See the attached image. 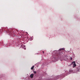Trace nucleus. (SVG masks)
Segmentation results:
<instances>
[{
  "instance_id": "obj_1",
  "label": "nucleus",
  "mask_w": 80,
  "mask_h": 80,
  "mask_svg": "<svg viewBox=\"0 0 80 80\" xmlns=\"http://www.w3.org/2000/svg\"><path fill=\"white\" fill-rule=\"evenodd\" d=\"M72 64H73V68L76 67V64L75 63V62H72Z\"/></svg>"
},
{
  "instance_id": "obj_2",
  "label": "nucleus",
  "mask_w": 80,
  "mask_h": 80,
  "mask_svg": "<svg viewBox=\"0 0 80 80\" xmlns=\"http://www.w3.org/2000/svg\"><path fill=\"white\" fill-rule=\"evenodd\" d=\"M34 75H33V74H32L30 75V78H32L33 77Z\"/></svg>"
},
{
  "instance_id": "obj_3",
  "label": "nucleus",
  "mask_w": 80,
  "mask_h": 80,
  "mask_svg": "<svg viewBox=\"0 0 80 80\" xmlns=\"http://www.w3.org/2000/svg\"><path fill=\"white\" fill-rule=\"evenodd\" d=\"M34 68V66H33L31 68V70H33Z\"/></svg>"
},
{
  "instance_id": "obj_4",
  "label": "nucleus",
  "mask_w": 80,
  "mask_h": 80,
  "mask_svg": "<svg viewBox=\"0 0 80 80\" xmlns=\"http://www.w3.org/2000/svg\"><path fill=\"white\" fill-rule=\"evenodd\" d=\"M63 50V48H62V49H60L59 51H61V50Z\"/></svg>"
},
{
  "instance_id": "obj_5",
  "label": "nucleus",
  "mask_w": 80,
  "mask_h": 80,
  "mask_svg": "<svg viewBox=\"0 0 80 80\" xmlns=\"http://www.w3.org/2000/svg\"><path fill=\"white\" fill-rule=\"evenodd\" d=\"M8 33H10V30H8Z\"/></svg>"
},
{
  "instance_id": "obj_6",
  "label": "nucleus",
  "mask_w": 80,
  "mask_h": 80,
  "mask_svg": "<svg viewBox=\"0 0 80 80\" xmlns=\"http://www.w3.org/2000/svg\"><path fill=\"white\" fill-rule=\"evenodd\" d=\"M17 31L18 32H19V31L18 30H17Z\"/></svg>"
},
{
  "instance_id": "obj_7",
  "label": "nucleus",
  "mask_w": 80,
  "mask_h": 80,
  "mask_svg": "<svg viewBox=\"0 0 80 80\" xmlns=\"http://www.w3.org/2000/svg\"><path fill=\"white\" fill-rule=\"evenodd\" d=\"M34 73H36V72H34Z\"/></svg>"
},
{
  "instance_id": "obj_8",
  "label": "nucleus",
  "mask_w": 80,
  "mask_h": 80,
  "mask_svg": "<svg viewBox=\"0 0 80 80\" xmlns=\"http://www.w3.org/2000/svg\"><path fill=\"white\" fill-rule=\"evenodd\" d=\"M71 60H72V58H71Z\"/></svg>"
},
{
  "instance_id": "obj_9",
  "label": "nucleus",
  "mask_w": 80,
  "mask_h": 80,
  "mask_svg": "<svg viewBox=\"0 0 80 80\" xmlns=\"http://www.w3.org/2000/svg\"><path fill=\"white\" fill-rule=\"evenodd\" d=\"M42 52H43V53H44V52H43V51Z\"/></svg>"
},
{
  "instance_id": "obj_10",
  "label": "nucleus",
  "mask_w": 80,
  "mask_h": 80,
  "mask_svg": "<svg viewBox=\"0 0 80 80\" xmlns=\"http://www.w3.org/2000/svg\"><path fill=\"white\" fill-rule=\"evenodd\" d=\"M12 35V34H13V33H11Z\"/></svg>"
}]
</instances>
